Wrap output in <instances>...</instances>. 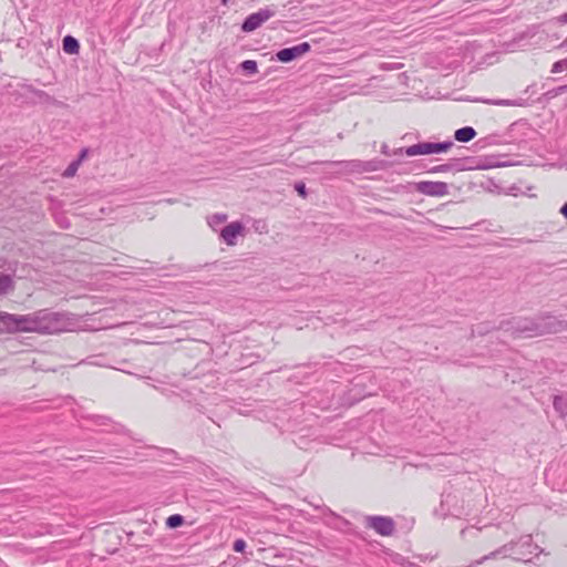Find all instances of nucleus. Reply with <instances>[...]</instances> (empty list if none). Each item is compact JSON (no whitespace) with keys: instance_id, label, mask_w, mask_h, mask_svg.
<instances>
[{"instance_id":"nucleus-5","label":"nucleus","mask_w":567,"mask_h":567,"mask_svg":"<svg viewBox=\"0 0 567 567\" xmlns=\"http://www.w3.org/2000/svg\"><path fill=\"white\" fill-rule=\"evenodd\" d=\"M311 50L309 42H301L297 45L284 48L276 52V60L281 63H290Z\"/></svg>"},{"instance_id":"nucleus-3","label":"nucleus","mask_w":567,"mask_h":567,"mask_svg":"<svg viewBox=\"0 0 567 567\" xmlns=\"http://www.w3.org/2000/svg\"><path fill=\"white\" fill-rule=\"evenodd\" d=\"M35 333L54 334L66 331L70 326V319L66 312L52 311L51 309H40L34 311Z\"/></svg>"},{"instance_id":"nucleus-37","label":"nucleus","mask_w":567,"mask_h":567,"mask_svg":"<svg viewBox=\"0 0 567 567\" xmlns=\"http://www.w3.org/2000/svg\"><path fill=\"white\" fill-rule=\"evenodd\" d=\"M86 155H87V148H83L80 152L79 157L75 161H79V163L81 164V162L86 157Z\"/></svg>"},{"instance_id":"nucleus-19","label":"nucleus","mask_w":567,"mask_h":567,"mask_svg":"<svg viewBox=\"0 0 567 567\" xmlns=\"http://www.w3.org/2000/svg\"><path fill=\"white\" fill-rule=\"evenodd\" d=\"M553 405L560 416L567 415V398L563 395H555Z\"/></svg>"},{"instance_id":"nucleus-31","label":"nucleus","mask_w":567,"mask_h":567,"mask_svg":"<svg viewBox=\"0 0 567 567\" xmlns=\"http://www.w3.org/2000/svg\"><path fill=\"white\" fill-rule=\"evenodd\" d=\"M295 190L298 193V195L302 198H306L307 195H308V190H307V187H306V184L302 183V182H298L295 184L293 186Z\"/></svg>"},{"instance_id":"nucleus-18","label":"nucleus","mask_w":567,"mask_h":567,"mask_svg":"<svg viewBox=\"0 0 567 567\" xmlns=\"http://www.w3.org/2000/svg\"><path fill=\"white\" fill-rule=\"evenodd\" d=\"M29 92L32 93V96L35 99V103H43V104H54L55 99L51 95H49L47 92L35 89L32 86V89H28Z\"/></svg>"},{"instance_id":"nucleus-20","label":"nucleus","mask_w":567,"mask_h":567,"mask_svg":"<svg viewBox=\"0 0 567 567\" xmlns=\"http://www.w3.org/2000/svg\"><path fill=\"white\" fill-rule=\"evenodd\" d=\"M185 524V517L181 514H173L166 518L165 525L169 529H175Z\"/></svg>"},{"instance_id":"nucleus-14","label":"nucleus","mask_w":567,"mask_h":567,"mask_svg":"<svg viewBox=\"0 0 567 567\" xmlns=\"http://www.w3.org/2000/svg\"><path fill=\"white\" fill-rule=\"evenodd\" d=\"M363 172L384 171L391 166V163L385 159L373 158L370 161H362Z\"/></svg>"},{"instance_id":"nucleus-4","label":"nucleus","mask_w":567,"mask_h":567,"mask_svg":"<svg viewBox=\"0 0 567 567\" xmlns=\"http://www.w3.org/2000/svg\"><path fill=\"white\" fill-rule=\"evenodd\" d=\"M276 11L269 7L259 9L257 12L250 13L241 23V31L245 33L252 32L260 28L262 23L272 18Z\"/></svg>"},{"instance_id":"nucleus-11","label":"nucleus","mask_w":567,"mask_h":567,"mask_svg":"<svg viewBox=\"0 0 567 567\" xmlns=\"http://www.w3.org/2000/svg\"><path fill=\"white\" fill-rule=\"evenodd\" d=\"M464 169H465V167L462 164V159L454 158L447 163L431 167L427 171V173L437 174V173H449V172H462Z\"/></svg>"},{"instance_id":"nucleus-7","label":"nucleus","mask_w":567,"mask_h":567,"mask_svg":"<svg viewBox=\"0 0 567 567\" xmlns=\"http://www.w3.org/2000/svg\"><path fill=\"white\" fill-rule=\"evenodd\" d=\"M414 188L417 193L432 197H443L449 194V186L444 182L422 181L415 183Z\"/></svg>"},{"instance_id":"nucleus-43","label":"nucleus","mask_w":567,"mask_h":567,"mask_svg":"<svg viewBox=\"0 0 567 567\" xmlns=\"http://www.w3.org/2000/svg\"><path fill=\"white\" fill-rule=\"evenodd\" d=\"M530 87H532V86H527V87H526V90H525V92H526V93H527V92H529Z\"/></svg>"},{"instance_id":"nucleus-42","label":"nucleus","mask_w":567,"mask_h":567,"mask_svg":"<svg viewBox=\"0 0 567 567\" xmlns=\"http://www.w3.org/2000/svg\"><path fill=\"white\" fill-rule=\"evenodd\" d=\"M228 0H221L223 4H227Z\"/></svg>"},{"instance_id":"nucleus-32","label":"nucleus","mask_w":567,"mask_h":567,"mask_svg":"<svg viewBox=\"0 0 567 567\" xmlns=\"http://www.w3.org/2000/svg\"><path fill=\"white\" fill-rule=\"evenodd\" d=\"M246 547H247V544H246V542H245L244 539H241V538L236 539V540L234 542V544H233V549H234V551H236V553H244V551H245V549H246Z\"/></svg>"},{"instance_id":"nucleus-35","label":"nucleus","mask_w":567,"mask_h":567,"mask_svg":"<svg viewBox=\"0 0 567 567\" xmlns=\"http://www.w3.org/2000/svg\"><path fill=\"white\" fill-rule=\"evenodd\" d=\"M512 165L511 163H493V164H488V165H483V166H480L481 168H489V167H503V166H509Z\"/></svg>"},{"instance_id":"nucleus-13","label":"nucleus","mask_w":567,"mask_h":567,"mask_svg":"<svg viewBox=\"0 0 567 567\" xmlns=\"http://www.w3.org/2000/svg\"><path fill=\"white\" fill-rule=\"evenodd\" d=\"M34 311L27 315H17L18 332H35Z\"/></svg>"},{"instance_id":"nucleus-21","label":"nucleus","mask_w":567,"mask_h":567,"mask_svg":"<svg viewBox=\"0 0 567 567\" xmlns=\"http://www.w3.org/2000/svg\"><path fill=\"white\" fill-rule=\"evenodd\" d=\"M496 329H499V324L495 326L492 322H481V323L476 324L475 328H473L472 331L476 332L480 336H485L488 332H491L493 330H496Z\"/></svg>"},{"instance_id":"nucleus-6","label":"nucleus","mask_w":567,"mask_h":567,"mask_svg":"<svg viewBox=\"0 0 567 567\" xmlns=\"http://www.w3.org/2000/svg\"><path fill=\"white\" fill-rule=\"evenodd\" d=\"M367 526L381 536H391L394 533V520L389 516H367Z\"/></svg>"},{"instance_id":"nucleus-17","label":"nucleus","mask_w":567,"mask_h":567,"mask_svg":"<svg viewBox=\"0 0 567 567\" xmlns=\"http://www.w3.org/2000/svg\"><path fill=\"white\" fill-rule=\"evenodd\" d=\"M62 48L68 54H78L80 51V42L72 35H65L62 40Z\"/></svg>"},{"instance_id":"nucleus-33","label":"nucleus","mask_w":567,"mask_h":567,"mask_svg":"<svg viewBox=\"0 0 567 567\" xmlns=\"http://www.w3.org/2000/svg\"><path fill=\"white\" fill-rule=\"evenodd\" d=\"M391 153H392V156H401V155L408 156L406 147L394 148V150H392Z\"/></svg>"},{"instance_id":"nucleus-41","label":"nucleus","mask_w":567,"mask_h":567,"mask_svg":"<svg viewBox=\"0 0 567 567\" xmlns=\"http://www.w3.org/2000/svg\"><path fill=\"white\" fill-rule=\"evenodd\" d=\"M558 48L567 50V38L558 45Z\"/></svg>"},{"instance_id":"nucleus-28","label":"nucleus","mask_w":567,"mask_h":567,"mask_svg":"<svg viewBox=\"0 0 567 567\" xmlns=\"http://www.w3.org/2000/svg\"><path fill=\"white\" fill-rule=\"evenodd\" d=\"M566 69H567V58L556 61L551 65L550 72L551 73H560V72L565 71Z\"/></svg>"},{"instance_id":"nucleus-40","label":"nucleus","mask_w":567,"mask_h":567,"mask_svg":"<svg viewBox=\"0 0 567 567\" xmlns=\"http://www.w3.org/2000/svg\"><path fill=\"white\" fill-rule=\"evenodd\" d=\"M567 91V84L566 85H561L559 87H557V93H564Z\"/></svg>"},{"instance_id":"nucleus-30","label":"nucleus","mask_w":567,"mask_h":567,"mask_svg":"<svg viewBox=\"0 0 567 567\" xmlns=\"http://www.w3.org/2000/svg\"><path fill=\"white\" fill-rule=\"evenodd\" d=\"M480 532H481V529H480V528H476V527L471 526V527L463 528V529L461 530V536H462V538H464V539H465V538H467L468 536L475 537V536H477V534H478Z\"/></svg>"},{"instance_id":"nucleus-39","label":"nucleus","mask_w":567,"mask_h":567,"mask_svg":"<svg viewBox=\"0 0 567 567\" xmlns=\"http://www.w3.org/2000/svg\"><path fill=\"white\" fill-rule=\"evenodd\" d=\"M558 22L560 23H567V12L563 13L557 18Z\"/></svg>"},{"instance_id":"nucleus-36","label":"nucleus","mask_w":567,"mask_h":567,"mask_svg":"<svg viewBox=\"0 0 567 567\" xmlns=\"http://www.w3.org/2000/svg\"><path fill=\"white\" fill-rule=\"evenodd\" d=\"M392 150H390V147L384 143L382 144L381 146V153L385 156H392Z\"/></svg>"},{"instance_id":"nucleus-22","label":"nucleus","mask_w":567,"mask_h":567,"mask_svg":"<svg viewBox=\"0 0 567 567\" xmlns=\"http://www.w3.org/2000/svg\"><path fill=\"white\" fill-rule=\"evenodd\" d=\"M13 288V280L10 275H0V295L7 293Z\"/></svg>"},{"instance_id":"nucleus-1","label":"nucleus","mask_w":567,"mask_h":567,"mask_svg":"<svg viewBox=\"0 0 567 567\" xmlns=\"http://www.w3.org/2000/svg\"><path fill=\"white\" fill-rule=\"evenodd\" d=\"M499 330L511 332L515 338H535L567 330V321L551 312H539L535 317H513L499 323Z\"/></svg>"},{"instance_id":"nucleus-12","label":"nucleus","mask_w":567,"mask_h":567,"mask_svg":"<svg viewBox=\"0 0 567 567\" xmlns=\"http://www.w3.org/2000/svg\"><path fill=\"white\" fill-rule=\"evenodd\" d=\"M17 315L0 312V333H17Z\"/></svg>"},{"instance_id":"nucleus-10","label":"nucleus","mask_w":567,"mask_h":567,"mask_svg":"<svg viewBox=\"0 0 567 567\" xmlns=\"http://www.w3.org/2000/svg\"><path fill=\"white\" fill-rule=\"evenodd\" d=\"M408 156H420L435 154L434 142H419L416 144L406 146Z\"/></svg>"},{"instance_id":"nucleus-8","label":"nucleus","mask_w":567,"mask_h":567,"mask_svg":"<svg viewBox=\"0 0 567 567\" xmlns=\"http://www.w3.org/2000/svg\"><path fill=\"white\" fill-rule=\"evenodd\" d=\"M9 92L12 101L17 104H35V99L32 93L27 89H32V85L27 83H18L16 86L9 85Z\"/></svg>"},{"instance_id":"nucleus-16","label":"nucleus","mask_w":567,"mask_h":567,"mask_svg":"<svg viewBox=\"0 0 567 567\" xmlns=\"http://www.w3.org/2000/svg\"><path fill=\"white\" fill-rule=\"evenodd\" d=\"M476 136V131L472 126H463L454 132V138L461 143H467Z\"/></svg>"},{"instance_id":"nucleus-38","label":"nucleus","mask_w":567,"mask_h":567,"mask_svg":"<svg viewBox=\"0 0 567 567\" xmlns=\"http://www.w3.org/2000/svg\"><path fill=\"white\" fill-rule=\"evenodd\" d=\"M559 213L567 219V202L563 204L559 209Z\"/></svg>"},{"instance_id":"nucleus-2","label":"nucleus","mask_w":567,"mask_h":567,"mask_svg":"<svg viewBox=\"0 0 567 567\" xmlns=\"http://www.w3.org/2000/svg\"><path fill=\"white\" fill-rule=\"evenodd\" d=\"M543 553V549L533 543V538L530 535L522 536L517 542H509L498 549L489 553L488 555L482 557L477 563L482 564L483 561L496 558L498 555H503L504 557H511L516 561L529 563L532 561V556H538Z\"/></svg>"},{"instance_id":"nucleus-29","label":"nucleus","mask_w":567,"mask_h":567,"mask_svg":"<svg viewBox=\"0 0 567 567\" xmlns=\"http://www.w3.org/2000/svg\"><path fill=\"white\" fill-rule=\"evenodd\" d=\"M79 166H80L79 161H75V159H74V161H73V162H71V163H70V165L66 167V169H65V171H64V173H63V176H65V177H72V176H74V175H75V173H76V171H78V168H79Z\"/></svg>"},{"instance_id":"nucleus-26","label":"nucleus","mask_w":567,"mask_h":567,"mask_svg":"<svg viewBox=\"0 0 567 567\" xmlns=\"http://www.w3.org/2000/svg\"><path fill=\"white\" fill-rule=\"evenodd\" d=\"M452 141L434 142L435 154L445 153L453 147Z\"/></svg>"},{"instance_id":"nucleus-27","label":"nucleus","mask_w":567,"mask_h":567,"mask_svg":"<svg viewBox=\"0 0 567 567\" xmlns=\"http://www.w3.org/2000/svg\"><path fill=\"white\" fill-rule=\"evenodd\" d=\"M227 216L225 214H214L208 218V225L212 228H215L221 225L226 220Z\"/></svg>"},{"instance_id":"nucleus-9","label":"nucleus","mask_w":567,"mask_h":567,"mask_svg":"<svg viewBox=\"0 0 567 567\" xmlns=\"http://www.w3.org/2000/svg\"><path fill=\"white\" fill-rule=\"evenodd\" d=\"M244 229L240 221H233L221 229L220 237L227 245L231 246L236 244L237 237L243 234Z\"/></svg>"},{"instance_id":"nucleus-34","label":"nucleus","mask_w":567,"mask_h":567,"mask_svg":"<svg viewBox=\"0 0 567 567\" xmlns=\"http://www.w3.org/2000/svg\"><path fill=\"white\" fill-rule=\"evenodd\" d=\"M400 66L399 63H383L382 64V69L383 70H388V71H391V70H398Z\"/></svg>"},{"instance_id":"nucleus-24","label":"nucleus","mask_w":567,"mask_h":567,"mask_svg":"<svg viewBox=\"0 0 567 567\" xmlns=\"http://www.w3.org/2000/svg\"><path fill=\"white\" fill-rule=\"evenodd\" d=\"M241 71L247 74H256L258 72L257 62L254 60H245L239 64Z\"/></svg>"},{"instance_id":"nucleus-23","label":"nucleus","mask_w":567,"mask_h":567,"mask_svg":"<svg viewBox=\"0 0 567 567\" xmlns=\"http://www.w3.org/2000/svg\"><path fill=\"white\" fill-rule=\"evenodd\" d=\"M336 164L344 165L351 172H358V173L363 172L362 161H360V159L336 162Z\"/></svg>"},{"instance_id":"nucleus-15","label":"nucleus","mask_w":567,"mask_h":567,"mask_svg":"<svg viewBox=\"0 0 567 567\" xmlns=\"http://www.w3.org/2000/svg\"><path fill=\"white\" fill-rule=\"evenodd\" d=\"M482 102L489 104V105H497V106H525L526 100L525 99H515V100H508V99H487L482 100Z\"/></svg>"},{"instance_id":"nucleus-25","label":"nucleus","mask_w":567,"mask_h":567,"mask_svg":"<svg viewBox=\"0 0 567 567\" xmlns=\"http://www.w3.org/2000/svg\"><path fill=\"white\" fill-rule=\"evenodd\" d=\"M85 419L92 421L97 426H106L111 423V419L105 415L92 414L85 416Z\"/></svg>"}]
</instances>
